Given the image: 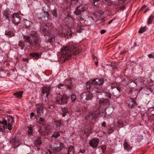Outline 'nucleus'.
<instances>
[{
    "instance_id": "1",
    "label": "nucleus",
    "mask_w": 154,
    "mask_h": 154,
    "mask_svg": "<svg viewBox=\"0 0 154 154\" xmlns=\"http://www.w3.org/2000/svg\"><path fill=\"white\" fill-rule=\"evenodd\" d=\"M61 60L63 61L68 59L72 55H76L81 51L80 47L77 46H69L62 48Z\"/></svg>"
},
{
    "instance_id": "2",
    "label": "nucleus",
    "mask_w": 154,
    "mask_h": 154,
    "mask_svg": "<svg viewBox=\"0 0 154 154\" xmlns=\"http://www.w3.org/2000/svg\"><path fill=\"white\" fill-rule=\"evenodd\" d=\"M14 122L13 119L11 117H9L7 121L3 120L0 121V132H5V130L7 128L10 131L12 128V124Z\"/></svg>"
},
{
    "instance_id": "3",
    "label": "nucleus",
    "mask_w": 154,
    "mask_h": 154,
    "mask_svg": "<svg viewBox=\"0 0 154 154\" xmlns=\"http://www.w3.org/2000/svg\"><path fill=\"white\" fill-rule=\"evenodd\" d=\"M23 38L25 39V42L29 43L30 45L35 48L40 46L41 41L40 37L34 38L32 40L29 36L23 35Z\"/></svg>"
},
{
    "instance_id": "4",
    "label": "nucleus",
    "mask_w": 154,
    "mask_h": 154,
    "mask_svg": "<svg viewBox=\"0 0 154 154\" xmlns=\"http://www.w3.org/2000/svg\"><path fill=\"white\" fill-rule=\"evenodd\" d=\"M42 30L45 36H47L49 37L48 38H46V41L51 42L55 41L54 35L52 32L51 30L48 29V26L45 25Z\"/></svg>"
},
{
    "instance_id": "5",
    "label": "nucleus",
    "mask_w": 154,
    "mask_h": 154,
    "mask_svg": "<svg viewBox=\"0 0 154 154\" xmlns=\"http://www.w3.org/2000/svg\"><path fill=\"white\" fill-rule=\"evenodd\" d=\"M69 97L65 94H58L56 98V102L59 104H63L67 102Z\"/></svg>"
},
{
    "instance_id": "6",
    "label": "nucleus",
    "mask_w": 154,
    "mask_h": 154,
    "mask_svg": "<svg viewBox=\"0 0 154 154\" xmlns=\"http://www.w3.org/2000/svg\"><path fill=\"white\" fill-rule=\"evenodd\" d=\"M12 21L15 25H18L20 23L21 17L19 14L17 13H14L11 15Z\"/></svg>"
},
{
    "instance_id": "7",
    "label": "nucleus",
    "mask_w": 154,
    "mask_h": 154,
    "mask_svg": "<svg viewBox=\"0 0 154 154\" xmlns=\"http://www.w3.org/2000/svg\"><path fill=\"white\" fill-rule=\"evenodd\" d=\"M88 7L85 4H82L77 7L74 12L76 15H79L81 12L86 11Z\"/></svg>"
},
{
    "instance_id": "8",
    "label": "nucleus",
    "mask_w": 154,
    "mask_h": 154,
    "mask_svg": "<svg viewBox=\"0 0 154 154\" xmlns=\"http://www.w3.org/2000/svg\"><path fill=\"white\" fill-rule=\"evenodd\" d=\"M93 94L90 91H88L85 93H84L81 95V99L89 100L92 99Z\"/></svg>"
},
{
    "instance_id": "9",
    "label": "nucleus",
    "mask_w": 154,
    "mask_h": 154,
    "mask_svg": "<svg viewBox=\"0 0 154 154\" xmlns=\"http://www.w3.org/2000/svg\"><path fill=\"white\" fill-rule=\"evenodd\" d=\"M99 113L98 111H96L93 113H89L88 116L85 117V119L86 120H88L95 119L98 116Z\"/></svg>"
},
{
    "instance_id": "10",
    "label": "nucleus",
    "mask_w": 154,
    "mask_h": 154,
    "mask_svg": "<svg viewBox=\"0 0 154 154\" xmlns=\"http://www.w3.org/2000/svg\"><path fill=\"white\" fill-rule=\"evenodd\" d=\"M99 142V139L97 138H94L90 140L89 144L91 147L95 148L97 146Z\"/></svg>"
},
{
    "instance_id": "11",
    "label": "nucleus",
    "mask_w": 154,
    "mask_h": 154,
    "mask_svg": "<svg viewBox=\"0 0 154 154\" xmlns=\"http://www.w3.org/2000/svg\"><path fill=\"white\" fill-rule=\"evenodd\" d=\"M49 147L52 150H53L55 153H57L60 152L64 148V146L63 143H60V147H55L54 146L50 145Z\"/></svg>"
},
{
    "instance_id": "12",
    "label": "nucleus",
    "mask_w": 154,
    "mask_h": 154,
    "mask_svg": "<svg viewBox=\"0 0 154 154\" xmlns=\"http://www.w3.org/2000/svg\"><path fill=\"white\" fill-rule=\"evenodd\" d=\"M104 82V80L103 79H97L92 81L91 82L92 85L96 86H100L102 85Z\"/></svg>"
},
{
    "instance_id": "13",
    "label": "nucleus",
    "mask_w": 154,
    "mask_h": 154,
    "mask_svg": "<svg viewBox=\"0 0 154 154\" xmlns=\"http://www.w3.org/2000/svg\"><path fill=\"white\" fill-rule=\"evenodd\" d=\"M51 88L50 86H46L44 87L42 89V94H46V96L48 97V95L50 94L51 91Z\"/></svg>"
},
{
    "instance_id": "14",
    "label": "nucleus",
    "mask_w": 154,
    "mask_h": 154,
    "mask_svg": "<svg viewBox=\"0 0 154 154\" xmlns=\"http://www.w3.org/2000/svg\"><path fill=\"white\" fill-rule=\"evenodd\" d=\"M43 108L42 107H37L36 111L38 116H42L43 114Z\"/></svg>"
},
{
    "instance_id": "15",
    "label": "nucleus",
    "mask_w": 154,
    "mask_h": 154,
    "mask_svg": "<svg viewBox=\"0 0 154 154\" xmlns=\"http://www.w3.org/2000/svg\"><path fill=\"white\" fill-rule=\"evenodd\" d=\"M123 145L125 149L128 150L131 149V147L130 145L126 142V140L125 139L123 143Z\"/></svg>"
},
{
    "instance_id": "16",
    "label": "nucleus",
    "mask_w": 154,
    "mask_h": 154,
    "mask_svg": "<svg viewBox=\"0 0 154 154\" xmlns=\"http://www.w3.org/2000/svg\"><path fill=\"white\" fill-rule=\"evenodd\" d=\"M100 104H103L106 105L109 104V100L108 99H105L103 98H101L99 101Z\"/></svg>"
},
{
    "instance_id": "17",
    "label": "nucleus",
    "mask_w": 154,
    "mask_h": 154,
    "mask_svg": "<svg viewBox=\"0 0 154 154\" xmlns=\"http://www.w3.org/2000/svg\"><path fill=\"white\" fill-rule=\"evenodd\" d=\"M11 14V11L8 10H5L3 12V15L5 16L6 19H8V22L10 21V19L9 18V15Z\"/></svg>"
},
{
    "instance_id": "18",
    "label": "nucleus",
    "mask_w": 154,
    "mask_h": 154,
    "mask_svg": "<svg viewBox=\"0 0 154 154\" xmlns=\"http://www.w3.org/2000/svg\"><path fill=\"white\" fill-rule=\"evenodd\" d=\"M30 35L33 37V38L39 37L38 33L34 31H32L30 32Z\"/></svg>"
},
{
    "instance_id": "19",
    "label": "nucleus",
    "mask_w": 154,
    "mask_h": 154,
    "mask_svg": "<svg viewBox=\"0 0 154 154\" xmlns=\"http://www.w3.org/2000/svg\"><path fill=\"white\" fill-rule=\"evenodd\" d=\"M68 154H75L74 149L73 146H70L68 149Z\"/></svg>"
},
{
    "instance_id": "20",
    "label": "nucleus",
    "mask_w": 154,
    "mask_h": 154,
    "mask_svg": "<svg viewBox=\"0 0 154 154\" xmlns=\"http://www.w3.org/2000/svg\"><path fill=\"white\" fill-rule=\"evenodd\" d=\"M61 125V122L60 120H57L54 122V125L57 129H60Z\"/></svg>"
},
{
    "instance_id": "21",
    "label": "nucleus",
    "mask_w": 154,
    "mask_h": 154,
    "mask_svg": "<svg viewBox=\"0 0 154 154\" xmlns=\"http://www.w3.org/2000/svg\"><path fill=\"white\" fill-rule=\"evenodd\" d=\"M25 42L20 41L19 42L18 45L21 48V49L23 50V49L25 46Z\"/></svg>"
},
{
    "instance_id": "22",
    "label": "nucleus",
    "mask_w": 154,
    "mask_h": 154,
    "mask_svg": "<svg viewBox=\"0 0 154 154\" xmlns=\"http://www.w3.org/2000/svg\"><path fill=\"white\" fill-rule=\"evenodd\" d=\"M32 23L29 21L26 20L24 22V25L26 28H29Z\"/></svg>"
},
{
    "instance_id": "23",
    "label": "nucleus",
    "mask_w": 154,
    "mask_h": 154,
    "mask_svg": "<svg viewBox=\"0 0 154 154\" xmlns=\"http://www.w3.org/2000/svg\"><path fill=\"white\" fill-rule=\"evenodd\" d=\"M99 115L101 116L102 117H103V119L106 118V112L105 110H104L103 112H99V113H98V116Z\"/></svg>"
},
{
    "instance_id": "24",
    "label": "nucleus",
    "mask_w": 154,
    "mask_h": 154,
    "mask_svg": "<svg viewBox=\"0 0 154 154\" xmlns=\"http://www.w3.org/2000/svg\"><path fill=\"white\" fill-rule=\"evenodd\" d=\"M154 19V15L150 16L148 18V25H149L151 24L152 21Z\"/></svg>"
},
{
    "instance_id": "25",
    "label": "nucleus",
    "mask_w": 154,
    "mask_h": 154,
    "mask_svg": "<svg viewBox=\"0 0 154 154\" xmlns=\"http://www.w3.org/2000/svg\"><path fill=\"white\" fill-rule=\"evenodd\" d=\"M23 93V91H22L20 92H17L14 94V95L16 96V97L17 98H20L21 97Z\"/></svg>"
},
{
    "instance_id": "26",
    "label": "nucleus",
    "mask_w": 154,
    "mask_h": 154,
    "mask_svg": "<svg viewBox=\"0 0 154 154\" xmlns=\"http://www.w3.org/2000/svg\"><path fill=\"white\" fill-rule=\"evenodd\" d=\"M60 134L59 132L55 131L54 133L51 135V137L52 138L54 137L56 138H57L60 136Z\"/></svg>"
},
{
    "instance_id": "27",
    "label": "nucleus",
    "mask_w": 154,
    "mask_h": 154,
    "mask_svg": "<svg viewBox=\"0 0 154 154\" xmlns=\"http://www.w3.org/2000/svg\"><path fill=\"white\" fill-rule=\"evenodd\" d=\"M65 83L66 85L68 87V88L70 89L72 88V86L70 85L72 84V82L70 80L66 81Z\"/></svg>"
},
{
    "instance_id": "28",
    "label": "nucleus",
    "mask_w": 154,
    "mask_h": 154,
    "mask_svg": "<svg viewBox=\"0 0 154 154\" xmlns=\"http://www.w3.org/2000/svg\"><path fill=\"white\" fill-rule=\"evenodd\" d=\"M12 145H15L16 146H17L18 145V144L17 143V140L16 138H14L12 139L10 141Z\"/></svg>"
},
{
    "instance_id": "29",
    "label": "nucleus",
    "mask_w": 154,
    "mask_h": 154,
    "mask_svg": "<svg viewBox=\"0 0 154 154\" xmlns=\"http://www.w3.org/2000/svg\"><path fill=\"white\" fill-rule=\"evenodd\" d=\"M28 132L29 135H32L33 130L32 127H29L28 128Z\"/></svg>"
},
{
    "instance_id": "30",
    "label": "nucleus",
    "mask_w": 154,
    "mask_h": 154,
    "mask_svg": "<svg viewBox=\"0 0 154 154\" xmlns=\"http://www.w3.org/2000/svg\"><path fill=\"white\" fill-rule=\"evenodd\" d=\"M111 88L112 89L114 88H116V89H117L119 91H120V88L117 87L116 83H114L112 84L111 85Z\"/></svg>"
},
{
    "instance_id": "31",
    "label": "nucleus",
    "mask_w": 154,
    "mask_h": 154,
    "mask_svg": "<svg viewBox=\"0 0 154 154\" xmlns=\"http://www.w3.org/2000/svg\"><path fill=\"white\" fill-rule=\"evenodd\" d=\"M64 34L65 35H71L72 34V31L71 30V29H68L66 31V32L64 33Z\"/></svg>"
},
{
    "instance_id": "32",
    "label": "nucleus",
    "mask_w": 154,
    "mask_h": 154,
    "mask_svg": "<svg viewBox=\"0 0 154 154\" xmlns=\"http://www.w3.org/2000/svg\"><path fill=\"white\" fill-rule=\"evenodd\" d=\"M92 58L93 59L94 61V62L95 65L96 66H97L98 64V61L97 58L94 55L92 56Z\"/></svg>"
},
{
    "instance_id": "33",
    "label": "nucleus",
    "mask_w": 154,
    "mask_h": 154,
    "mask_svg": "<svg viewBox=\"0 0 154 154\" xmlns=\"http://www.w3.org/2000/svg\"><path fill=\"white\" fill-rule=\"evenodd\" d=\"M38 122L40 124H43L45 122V119L42 118L40 117Z\"/></svg>"
},
{
    "instance_id": "34",
    "label": "nucleus",
    "mask_w": 154,
    "mask_h": 154,
    "mask_svg": "<svg viewBox=\"0 0 154 154\" xmlns=\"http://www.w3.org/2000/svg\"><path fill=\"white\" fill-rule=\"evenodd\" d=\"M30 55L35 58H37L38 57V53H33L30 54Z\"/></svg>"
},
{
    "instance_id": "35",
    "label": "nucleus",
    "mask_w": 154,
    "mask_h": 154,
    "mask_svg": "<svg viewBox=\"0 0 154 154\" xmlns=\"http://www.w3.org/2000/svg\"><path fill=\"white\" fill-rule=\"evenodd\" d=\"M77 17V18L80 21L81 23H83L85 22V20L79 16H78Z\"/></svg>"
},
{
    "instance_id": "36",
    "label": "nucleus",
    "mask_w": 154,
    "mask_h": 154,
    "mask_svg": "<svg viewBox=\"0 0 154 154\" xmlns=\"http://www.w3.org/2000/svg\"><path fill=\"white\" fill-rule=\"evenodd\" d=\"M91 84L90 82H87L86 83V88L87 89H89L91 87Z\"/></svg>"
},
{
    "instance_id": "37",
    "label": "nucleus",
    "mask_w": 154,
    "mask_h": 154,
    "mask_svg": "<svg viewBox=\"0 0 154 154\" xmlns=\"http://www.w3.org/2000/svg\"><path fill=\"white\" fill-rule=\"evenodd\" d=\"M34 143L35 145H39L41 143V142L40 140L38 139L35 141Z\"/></svg>"
},
{
    "instance_id": "38",
    "label": "nucleus",
    "mask_w": 154,
    "mask_h": 154,
    "mask_svg": "<svg viewBox=\"0 0 154 154\" xmlns=\"http://www.w3.org/2000/svg\"><path fill=\"white\" fill-rule=\"evenodd\" d=\"M146 27H144L143 28H141L140 29L139 31V32L140 33H142L145 31L146 30Z\"/></svg>"
},
{
    "instance_id": "39",
    "label": "nucleus",
    "mask_w": 154,
    "mask_h": 154,
    "mask_svg": "<svg viewBox=\"0 0 154 154\" xmlns=\"http://www.w3.org/2000/svg\"><path fill=\"white\" fill-rule=\"evenodd\" d=\"M62 112L64 113H67L68 112V109L66 107H65L62 109Z\"/></svg>"
},
{
    "instance_id": "40",
    "label": "nucleus",
    "mask_w": 154,
    "mask_h": 154,
    "mask_svg": "<svg viewBox=\"0 0 154 154\" xmlns=\"http://www.w3.org/2000/svg\"><path fill=\"white\" fill-rule=\"evenodd\" d=\"M82 26L81 25H78V28L77 29V31L78 32L80 33L82 31Z\"/></svg>"
},
{
    "instance_id": "41",
    "label": "nucleus",
    "mask_w": 154,
    "mask_h": 154,
    "mask_svg": "<svg viewBox=\"0 0 154 154\" xmlns=\"http://www.w3.org/2000/svg\"><path fill=\"white\" fill-rule=\"evenodd\" d=\"M51 12L53 16L55 17L57 16V13L56 12V9H54L52 11H51Z\"/></svg>"
},
{
    "instance_id": "42",
    "label": "nucleus",
    "mask_w": 154,
    "mask_h": 154,
    "mask_svg": "<svg viewBox=\"0 0 154 154\" xmlns=\"http://www.w3.org/2000/svg\"><path fill=\"white\" fill-rule=\"evenodd\" d=\"M76 98V96L74 94L72 95L71 96V98L72 101H75Z\"/></svg>"
},
{
    "instance_id": "43",
    "label": "nucleus",
    "mask_w": 154,
    "mask_h": 154,
    "mask_svg": "<svg viewBox=\"0 0 154 154\" xmlns=\"http://www.w3.org/2000/svg\"><path fill=\"white\" fill-rule=\"evenodd\" d=\"M44 14L45 16L47 18H48L49 14L48 12H46V11H44Z\"/></svg>"
},
{
    "instance_id": "44",
    "label": "nucleus",
    "mask_w": 154,
    "mask_h": 154,
    "mask_svg": "<svg viewBox=\"0 0 154 154\" xmlns=\"http://www.w3.org/2000/svg\"><path fill=\"white\" fill-rule=\"evenodd\" d=\"M123 3V0H118V3L119 5H122Z\"/></svg>"
},
{
    "instance_id": "45",
    "label": "nucleus",
    "mask_w": 154,
    "mask_h": 154,
    "mask_svg": "<svg viewBox=\"0 0 154 154\" xmlns=\"http://www.w3.org/2000/svg\"><path fill=\"white\" fill-rule=\"evenodd\" d=\"M117 125L119 127H122V124L120 122L118 121L117 122Z\"/></svg>"
},
{
    "instance_id": "46",
    "label": "nucleus",
    "mask_w": 154,
    "mask_h": 154,
    "mask_svg": "<svg viewBox=\"0 0 154 154\" xmlns=\"http://www.w3.org/2000/svg\"><path fill=\"white\" fill-rule=\"evenodd\" d=\"M63 86H64V85L63 84L60 83L57 86V87L58 88L60 89V88H61V87H63Z\"/></svg>"
},
{
    "instance_id": "47",
    "label": "nucleus",
    "mask_w": 154,
    "mask_h": 154,
    "mask_svg": "<svg viewBox=\"0 0 154 154\" xmlns=\"http://www.w3.org/2000/svg\"><path fill=\"white\" fill-rule=\"evenodd\" d=\"M92 1H91V2L94 3V4H95L96 2H98L99 1V0H92Z\"/></svg>"
},
{
    "instance_id": "48",
    "label": "nucleus",
    "mask_w": 154,
    "mask_h": 154,
    "mask_svg": "<svg viewBox=\"0 0 154 154\" xmlns=\"http://www.w3.org/2000/svg\"><path fill=\"white\" fill-rule=\"evenodd\" d=\"M45 154H51V153L50 150H47V152H45Z\"/></svg>"
},
{
    "instance_id": "49",
    "label": "nucleus",
    "mask_w": 154,
    "mask_h": 154,
    "mask_svg": "<svg viewBox=\"0 0 154 154\" xmlns=\"http://www.w3.org/2000/svg\"><path fill=\"white\" fill-rule=\"evenodd\" d=\"M148 57L149 58H152L153 57V54H149L148 55Z\"/></svg>"
},
{
    "instance_id": "50",
    "label": "nucleus",
    "mask_w": 154,
    "mask_h": 154,
    "mask_svg": "<svg viewBox=\"0 0 154 154\" xmlns=\"http://www.w3.org/2000/svg\"><path fill=\"white\" fill-rule=\"evenodd\" d=\"M102 1L104 3L109 2H110V0H102Z\"/></svg>"
},
{
    "instance_id": "51",
    "label": "nucleus",
    "mask_w": 154,
    "mask_h": 154,
    "mask_svg": "<svg viewBox=\"0 0 154 154\" xmlns=\"http://www.w3.org/2000/svg\"><path fill=\"white\" fill-rule=\"evenodd\" d=\"M106 123L105 122H103L102 124L101 125L103 127H105L106 126Z\"/></svg>"
},
{
    "instance_id": "52",
    "label": "nucleus",
    "mask_w": 154,
    "mask_h": 154,
    "mask_svg": "<svg viewBox=\"0 0 154 154\" xmlns=\"http://www.w3.org/2000/svg\"><path fill=\"white\" fill-rule=\"evenodd\" d=\"M106 32V30L104 29H102L101 30L100 32L101 34H103Z\"/></svg>"
},
{
    "instance_id": "53",
    "label": "nucleus",
    "mask_w": 154,
    "mask_h": 154,
    "mask_svg": "<svg viewBox=\"0 0 154 154\" xmlns=\"http://www.w3.org/2000/svg\"><path fill=\"white\" fill-rule=\"evenodd\" d=\"M74 2L76 4H77L79 2V0H73L72 2Z\"/></svg>"
},
{
    "instance_id": "54",
    "label": "nucleus",
    "mask_w": 154,
    "mask_h": 154,
    "mask_svg": "<svg viewBox=\"0 0 154 154\" xmlns=\"http://www.w3.org/2000/svg\"><path fill=\"white\" fill-rule=\"evenodd\" d=\"M34 116V113L32 112H31V113L30 116V118H31L32 117H33Z\"/></svg>"
},
{
    "instance_id": "55",
    "label": "nucleus",
    "mask_w": 154,
    "mask_h": 154,
    "mask_svg": "<svg viewBox=\"0 0 154 154\" xmlns=\"http://www.w3.org/2000/svg\"><path fill=\"white\" fill-rule=\"evenodd\" d=\"M5 33V34L6 35H11V32H10V31L9 32H6Z\"/></svg>"
},
{
    "instance_id": "56",
    "label": "nucleus",
    "mask_w": 154,
    "mask_h": 154,
    "mask_svg": "<svg viewBox=\"0 0 154 154\" xmlns=\"http://www.w3.org/2000/svg\"><path fill=\"white\" fill-rule=\"evenodd\" d=\"M115 18H114L113 19H112L111 20H110L109 22H108V24H110V23H111L112 22L113 20H114L115 19Z\"/></svg>"
},
{
    "instance_id": "57",
    "label": "nucleus",
    "mask_w": 154,
    "mask_h": 154,
    "mask_svg": "<svg viewBox=\"0 0 154 154\" xmlns=\"http://www.w3.org/2000/svg\"><path fill=\"white\" fill-rule=\"evenodd\" d=\"M137 80H136L135 81L133 82V83H134L136 85H137V84H139L138 82L136 81Z\"/></svg>"
},
{
    "instance_id": "58",
    "label": "nucleus",
    "mask_w": 154,
    "mask_h": 154,
    "mask_svg": "<svg viewBox=\"0 0 154 154\" xmlns=\"http://www.w3.org/2000/svg\"><path fill=\"white\" fill-rule=\"evenodd\" d=\"M49 108L51 109H52L54 108V107L52 106H49Z\"/></svg>"
},
{
    "instance_id": "59",
    "label": "nucleus",
    "mask_w": 154,
    "mask_h": 154,
    "mask_svg": "<svg viewBox=\"0 0 154 154\" xmlns=\"http://www.w3.org/2000/svg\"><path fill=\"white\" fill-rule=\"evenodd\" d=\"M146 7V5H143L141 8V9H143L145 8Z\"/></svg>"
},
{
    "instance_id": "60",
    "label": "nucleus",
    "mask_w": 154,
    "mask_h": 154,
    "mask_svg": "<svg viewBox=\"0 0 154 154\" xmlns=\"http://www.w3.org/2000/svg\"><path fill=\"white\" fill-rule=\"evenodd\" d=\"M108 97L109 98H110L111 97V95L110 94H109V96H108Z\"/></svg>"
},
{
    "instance_id": "61",
    "label": "nucleus",
    "mask_w": 154,
    "mask_h": 154,
    "mask_svg": "<svg viewBox=\"0 0 154 154\" xmlns=\"http://www.w3.org/2000/svg\"><path fill=\"white\" fill-rule=\"evenodd\" d=\"M149 90L152 93V91L151 90V89H149Z\"/></svg>"
},
{
    "instance_id": "62",
    "label": "nucleus",
    "mask_w": 154,
    "mask_h": 154,
    "mask_svg": "<svg viewBox=\"0 0 154 154\" xmlns=\"http://www.w3.org/2000/svg\"><path fill=\"white\" fill-rule=\"evenodd\" d=\"M65 114H63V117H65Z\"/></svg>"
},
{
    "instance_id": "63",
    "label": "nucleus",
    "mask_w": 154,
    "mask_h": 154,
    "mask_svg": "<svg viewBox=\"0 0 154 154\" xmlns=\"http://www.w3.org/2000/svg\"><path fill=\"white\" fill-rule=\"evenodd\" d=\"M124 53H125V52H121L120 53V54H123Z\"/></svg>"
},
{
    "instance_id": "64",
    "label": "nucleus",
    "mask_w": 154,
    "mask_h": 154,
    "mask_svg": "<svg viewBox=\"0 0 154 154\" xmlns=\"http://www.w3.org/2000/svg\"><path fill=\"white\" fill-rule=\"evenodd\" d=\"M148 10H146L144 12V13L146 12Z\"/></svg>"
}]
</instances>
